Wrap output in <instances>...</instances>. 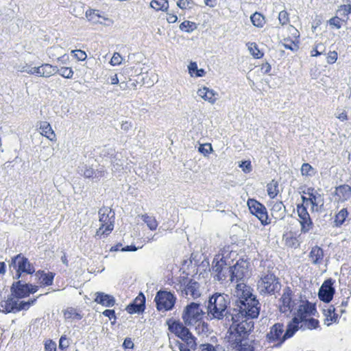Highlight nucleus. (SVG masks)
<instances>
[{"instance_id": "nucleus-31", "label": "nucleus", "mask_w": 351, "mask_h": 351, "mask_svg": "<svg viewBox=\"0 0 351 351\" xmlns=\"http://www.w3.org/2000/svg\"><path fill=\"white\" fill-rule=\"evenodd\" d=\"M36 276H38L40 283L43 285L48 286L53 283V277L52 273H44L43 271H38Z\"/></svg>"}, {"instance_id": "nucleus-15", "label": "nucleus", "mask_w": 351, "mask_h": 351, "mask_svg": "<svg viewBox=\"0 0 351 351\" xmlns=\"http://www.w3.org/2000/svg\"><path fill=\"white\" fill-rule=\"evenodd\" d=\"M11 290L13 295L20 302L29 296L30 293L36 292L38 287L30 284H22L21 281H18L13 283Z\"/></svg>"}, {"instance_id": "nucleus-18", "label": "nucleus", "mask_w": 351, "mask_h": 351, "mask_svg": "<svg viewBox=\"0 0 351 351\" xmlns=\"http://www.w3.org/2000/svg\"><path fill=\"white\" fill-rule=\"evenodd\" d=\"M292 291L289 287L283 289L282 295L280 300V311L283 313H290L293 306L294 302L291 298Z\"/></svg>"}, {"instance_id": "nucleus-14", "label": "nucleus", "mask_w": 351, "mask_h": 351, "mask_svg": "<svg viewBox=\"0 0 351 351\" xmlns=\"http://www.w3.org/2000/svg\"><path fill=\"white\" fill-rule=\"evenodd\" d=\"M176 298L173 293L166 291H159L154 301L159 311H167L172 309L175 305Z\"/></svg>"}, {"instance_id": "nucleus-61", "label": "nucleus", "mask_w": 351, "mask_h": 351, "mask_svg": "<svg viewBox=\"0 0 351 351\" xmlns=\"http://www.w3.org/2000/svg\"><path fill=\"white\" fill-rule=\"evenodd\" d=\"M132 128V123L128 121H122L121 128L125 132L129 131Z\"/></svg>"}, {"instance_id": "nucleus-62", "label": "nucleus", "mask_w": 351, "mask_h": 351, "mask_svg": "<svg viewBox=\"0 0 351 351\" xmlns=\"http://www.w3.org/2000/svg\"><path fill=\"white\" fill-rule=\"evenodd\" d=\"M123 346L125 349H132L134 347V343L130 338H125L123 341Z\"/></svg>"}, {"instance_id": "nucleus-17", "label": "nucleus", "mask_w": 351, "mask_h": 351, "mask_svg": "<svg viewBox=\"0 0 351 351\" xmlns=\"http://www.w3.org/2000/svg\"><path fill=\"white\" fill-rule=\"evenodd\" d=\"M197 95L204 101H206L211 105L215 104L219 99V93L215 90L206 86L199 87L197 90Z\"/></svg>"}, {"instance_id": "nucleus-20", "label": "nucleus", "mask_w": 351, "mask_h": 351, "mask_svg": "<svg viewBox=\"0 0 351 351\" xmlns=\"http://www.w3.org/2000/svg\"><path fill=\"white\" fill-rule=\"evenodd\" d=\"M234 295L238 298L237 304L241 302L243 300H247L250 298H255V295L252 293V289L245 282L237 283Z\"/></svg>"}, {"instance_id": "nucleus-26", "label": "nucleus", "mask_w": 351, "mask_h": 351, "mask_svg": "<svg viewBox=\"0 0 351 351\" xmlns=\"http://www.w3.org/2000/svg\"><path fill=\"white\" fill-rule=\"evenodd\" d=\"M335 195L338 202H343L351 197V187L348 184L337 186L335 189Z\"/></svg>"}, {"instance_id": "nucleus-55", "label": "nucleus", "mask_w": 351, "mask_h": 351, "mask_svg": "<svg viewBox=\"0 0 351 351\" xmlns=\"http://www.w3.org/2000/svg\"><path fill=\"white\" fill-rule=\"evenodd\" d=\"M265 20L263 15L259 12H255L250 16L251 22H262Z\"/></svg>"}, {"instance_id": "nucleus-3", "label": "nucleus", "mask_w": 351, "mask_h": 351, "mask_svg": "<svg viewBox=\"0 0 351 351\" xmlns=\"http://www.w3.org/2000/svg\"><path fill=\"white\" fill-rule=\"evenodd\" d=\"M317 313L315 307L307 301H301L290 324H294L297 328L315 329L319 326L317 319L312 317Z\"/></svg>"}, {"instance_id": "nucleus-30", "label": "nucleus", "mask_w": 351, "mask_h": 351, "mask_svg": "<svg viewBox=\"0 0 351 351\" xmlns=\"http://www.w3.org/2000/svg\"><path fill=\"white\" fill-rule=\"evenodd\" d=\"M189 73L191 77H200L206 75V71L204 69H198L197 64L195 62H191L188 66Z\"/></svg>"}, {"instance_id": "nucleus-9", "label": "nucleus", "mask_w": 351, "mask_h": 351, "mask_svg": "<svg viewBox=\"0 0 351 351\" xmlns=\"http://www.w3.org/2000/svg\"><path fill=\"white\" fill-rule=\"evenodd\" d=\"M204 311L199 304L191 302L183 310L182 319L186 326H195L202 322Z\"/></svg>"}, {"instance_id": "nucleus-2", "label": "nucleus", "mask_w": 351, "mask_h": 351, "mask_svg": "<svg viewBox=\"0 0 351 351\" xmlns=\"http://www.w3.org/2000/svg\"><path fill=\"white\" fill-rule=\"evenodd\" d=\"M305 193L308 195V197L302 196V204L298 205L297 206V213L299 217V222L302 233L308 232L313 226V221L310 217L309 213L307 212L306 207L310 205L311 211L312 213H319L324 204L323 195L313 189H308L307 192Z\"/></svg>"}, {"instance_id": "nucleus-11", "label": "nucleus", "mask_w": 351, "mask_h": 351, "mask_svg": "<svg viewBox=\"0 0 351 351\" xmlns=\"http://www.w3.org/2000/svg\"><path fill=\"white\" fill-rule=\"evenodd\" d=\"M36 299L27 301H18L12 293L6 299L0 301V311L5 313L16 312L21 310H27L32 305Z\"/></svg>"}, {"instance_id": "nucleus-4", "label": "nucleus", "mask_w": 351, "mask_h": 351, "mask_svg": "<svg viewBox=\"0 0 351 351\" xmlns=\"http://www.w3.org/2000/svg\"><path fill=\"white\" fill-rule=\"evenodd\" d=\"M228 304V296L227 295L214 294L209 300L208 315L210 319H221L226 316V318L229 319L230 314L227 316Z\"/></svg>"}, {"instance_id": "nucleus-12", "label": "nucleus", "mask_w": 351, "mask_h": 351, "mask_svg": "<svg viewBox=\"0 0 351 351\" xmlns=\"http://www.w3.org/2000/svg\"><path fill=\"white\" fill-rule=\"evenodd\" d=\"M257 286L261 294H274L280 287L276 276L271 273L263 274L258 282Z\"/></svg>"}, {"instance_id": "nucleus-29", "label": "nucleus", "mask_w": 351, "mask_h": 351, "mask_svg": "<svg viewBox=\"0 0 351 351\" xmlns=\"http://www.w3.org/2000/svg\"><path fill=\"white\" fill-rule=\"evenodd\" d=\"M64 317L66 320L69 321H76L80 320L82 318L81 313L72 307L67 308L63 311Z\"/></svg>"}, {"instance_id": "nucleus-25", "label": "nucleus", "mask_w": 351, "mask_h": 351, "mask_svg": "<svg viewBox=\"0 0 351 351\" xmlns=\"http://www.w3.org/2000/svg\"><path fill=\"white\" fill-rule=\"evenodd\" d=\"M351 12L350 5H341L337 10L335 17L330 19L327 22H336L335 19H338L341 22H346L350 19L348 15Z\"/></svg>"}, {"instance_id": "nucleus-28", "label": "nucleus", "mask_w": 351, "mask_h": 351, "mask_svg": "<svg viewBox=\"0 0 351 351\" xmlns=\"http://www.w3.org/2000/svg\"><path fill=\"white\" fill-rule=\"evenodd\" d=\"M271 206V215L275 219H282L285 217V206L282 202H272Z\"/></svg>"}, {"instance_id": "nucleus-10", "label": "nucleus", "mask_w": 351, "mask_h": 351, "mask_svg": "<svg viewBox=\"0 0 351 351\" xmlns=\"http://www.w3.org/2000/svg\"><path fill=\"white\" fill-rule=\"evenodd\" d=\"M228 276L232 282H244L250 276V263L243 259L237 261L233 267H230Z\"/></svg>"}, {"instance_id": "nucleus-46", "label": "nucleus", "mask_w": 351, "mask_h": 351, "mask_svg": "<svg viewBox=\"0 0 351 351\" xmlns=\"http://www.w3.org/2000/svg\"><path fill=\"white\" fill-rule=\"evenodd\" d=\"M71 53L78 61H84L87 58L86 52L81 49L72 50Z\"/></svg>"}, {"instance_id": "nucleus-40", "label": "nucleus", "mask_w": 351, "mask_h": 351, "mask_svg": "<svg viewBox=\"0 0 351 351\" xmlns=\"http://www.w3.org/2000/svg\"><path fill=\"white\" fill-rule=\"evenodd\" d=\"M300 171L302 176L305 177H312L316 173L315 169L308 163H304Z\"/></svg>"}, {"instance_id": "nucleus-27", "label": "nucleus", "mask_w": 351, "mask_h": 351, "mask_svg": "<svg viewBox=\"0 0 351 351\" xmlns=\"http://www.w3.org/2000/svg\"><path fill=\"white\" fill-rule=\"evenodd\" d=\"M309 258L313 265H320L324 258L323 250L318 246H314L309 253Z\"/></svg>"}, {"instance_id": "nucleus-49", "label": "nucleus", "mask_w": 351, "mask_h": 351, "mask_svg": "<svg viewBox=\"0 0 351 351\" xmlns=\"http://www.w3.org/2000/svg\"><path fill=\"white\" fill-rule=\"evenodd\" d=\"M182 32L190 33L197 28L195 23H180L179 26Z\"/></svg>"}, {"instance_id": "nucleus-44", "label": "nucleus", "mask_w": 351, "mask_h": 351, "mask_svg": "<svg viewBox=\"0 0 351 351\" xmlns=\"http://www.w3.org/2000/svg\"><path fill=\"white\" fill-rule=\"evenodd\" d=\"M145 298L142 293H140L138 296L134 299L133 303L136 306H138L139 308L137 311H144L145 309Z\"/></svg>"}, {"instance_id": "nucleus-41", "label": "nucleus", "mask_w": 351, "mask_h": 351, "mask_svg": "<svg viewBox=\"0 0 351 351\" xmlns=\"http://www.w3.org/2000/svg\"><path fill=\"white\" fill-rule=\"evenodd\" d=\"M86 16L88 21L98 20L99 19H103L104 20L107 19L104 16L101 15V13L98 10H87L86 12Z\"/></svg>"}, {"instance_id": "nucleus-19", "label": "nucleus", "mask_w": 351, "mask_h": 351, "mask_svg": "<svg viewBox=\"0 0 351 351\" xmlns=\"http://www.w3.org/2000/svg\"><path fill=\"white\" fill-rule=\"evenodd\" d=\"M333 282L331 279L324 282L319 291V298L325 302H329L332 299L335 293V289L332 287Z\"/></svg>"}, {"instance_id": "nucleus-51", "label": "nucleus", "mask_w": 351, "mask_h": 351, "mask_svg": "<svg viewBox=\"0 0 351 351\" xmlns=\"http://www.w3.org/2000/svg\"><path fill=\"white\" fill-rule=\"evenodd\" d=\"M286 29L291 35V40L292 39L297 40V38L300 36V33H299L298 30L295 27H293V25H291L290 24H289L286 27Z\"/></svg>"}, {"instance_id": "nucleus-63", "label": "nucleus", "mask_w": 351, "mask_h": 351, "mask_svg": "<svg viewBox=\"0 0 351 351\" xmlns=\"http://www.w3.org/2000/svg\"><path fill=\"white\" fill-rule=\"evenodd\" d=\"M103 315L106 317H109L110 319H116L115 313L114 310L107 309L103 312Z\"/></svg>"}, {"instance_id": "nucleus-59", "label": "nucleus", "mask_w": 351, "mask_h": 351, "mask_svg": "<svg viewBox=\"0 0 351 351\" xmlns=\"http://www.w3.org/2000/svg\"><path fill=\"white\" fill-rule=\"evenodd\" d=\"M178 345L180 351H193L196 349L190 348L186 343L178 342Z\"/></svg>"}, {"instance_id": "nucleus-42", "label": "nucleus", "mask_w": 351, "mask_h": 351, "mask_svg": "<svg viewBox=\"0 0 351 351\" xmlns=\"http://www.w3.org/2000/svg\"><path fill=\"white\" fill-rule=\"evenodd\" d=\"M335 311V308H333L332 309L330 308L327 311V313L326 314V318L325 320V323L328 326L330 325L332 322H336L337 320V314Z\"/></svg>"}, {"instance_id": "nucleus-43", "label": "nucleus", "mask_w": 351, "mask_h": 351, "mask_svg": "<svg viewBox=\"0 0 351 351\" xmlns=\"http://www.w3.org/2000/svg\"><path fill=\"white\" fill-rule=\"evenodd\" d=\"M326 51V47L321 43L315 45L314 48L311 51V56H318L324 53Z\"/></svg>"}, {"instance_id": "nucleus-32", "label": "nucleus", "mask_w": 351, "mask_h": 351, "mask_svg": "<svg viewBox=\"0 0 351 351\" xmlns=\"http://www.w3.org/2000/svg\"><path fill=\"white\" fill-rule=\"evenodd\" d=\"M246 46L249 52L254 58L259 59L263 56V53L260 51L256 43H247Z\"/></svg>"}, {"instance_id": "nucleus-7", "label": "nucleus", "mask_w": 351, "mask_h": 351, "mask_svg": "<svg viewBox=\"0 0 351 351\" xmlns=\"http://www.w3.org/2000/svg\"><path fill=\"white\" fill-rule=\"evenodd\" d=\"M114 213L108 207H103L99 210L100 226L97 230L95 237L101 239L108 235L114 228Z\"/></svg>"}, {"instance_id": "nucleus-34", "label": "nucleus", "mask_w": 351, "mask_h": 351, "mask_svg": "<svg viewBox=\"0 0 351 351\" xmlns=\"http://www.w3.org/2000/svg\"><path fill=\"white\" fill-rule=\"evenodd\" d=\"M141 219L151 230H156L158 223L154 217L148 215H143Z\"/></svg>"}, {"instance_id": "nucleus-21", "label": "nucleus", "mask_w": 351, "mask_h": 351, "mask_svg": "<svg viewBox=\"0 0 351 351\" xmlns=\"http://www.w3.org/2000/svg\"><path fill=\"white\" fill-rule=\"evenodd\" d=\"M180 289H182V292L183 293L186 295H191L194 299L197 298L201 295L199 285L193 280H189L186 285L185 282H184L183 285L182 284L180 285Z\"/></svg>"}, {"instance_id": "nucleus-23", "label": "nucleus", "mask_w": 351, "mask_h": 351, "mask_svg": "<svg viewBox=\"0 0 351 351\" xmlns=\"http://www.w3.org/2000/svg\"><path fill=\"white\" fill-rule=\"evenodd\" d=\"M38 125L41 135L45 136L51 141H56V135L49 122L40 121Z\"/></svg>"}, {"instance_id": "nucleus-57", "label": "nucleus", "mask_w": 351, "mask_h": 351, "mask_svg": "<svg viewBox=\"0 0 351 351\" xmlns=\"http://www.w3.org/2000/svg\"><path fill=\"white\" fill-rule=\"evenodd\" d=\"M335 117L341 121H345L348 120L347 112H346V110H338L335 113Z\"/></svg>"}, {"instance_id": "nucleus-1", "label": "nucleus", "mask_w": 351, "mask_h": 351, "mask_svg": "<svg viewBox=\"0 0 351 351\" xmlns=\"http://www.w3.org/2000/svg\"><path fill=\"white\" fill-rule=\"evenodd\" d=\"M260 312L259 302L255 298H250L247 300H241L237 304L230 314L232 324L226 338L229 342L241 341L254 326L253 322L249 319L258 317Z\"/></svg>"}, {"instance_id": "nucleus-33", "label": "nucleus", "mask_w": 351, "mask_h": 351, "mask_svg": "<svg viewBox=\"0 0 351 351\" xmlns=\"http://www.w3.org/2000/svg\"><path fill=\"white\" fill-rule=\"evenodd\" d=\"M15 69L17 71L21 73H26L30 75L35 74V66H32L30 64H28L26 62L20 63L15 66Z\"/></svg>"}, {"instance_id": "nucleus-36", "label": "nucleus", "mask_w": 351, "mask_h": 351, "mask_svg": "<svg viewBox=\"0 0 351 351\" xmlns=\"http://www.w3.org/2000/svg\"><path fill=\"white\" fill-rule=\"evenodd\" d=\"M348 212L346 208H342L335 217V224L336 226H341L346 218L348 217Z\"/></svg>"}, {"instance_id": "nucleus-53", "label": "nucleus", "mask_w": 351, "mask_h": 351, "mask_svg": "<svg viewBox=\"0 0 351 351\" xmlns=\"http://www.w3.org/2000/svg\"><path fill=\"white\" fill-rule=\"evenodd\" d=\"M139 307L138 306H136L135 304H134L133 302L130 304L127 307H126V311H128V313L130 314H133V313H140L141 312H143V311H137V309H138Z\"/></svg>"}, {"instance_id": "nucleus-54", "label": "nucleus", "mask_w": 351, "mask_h": 351, "mask_svg": "<svg viewBox=\"0 0 351 351\" xmlns=\"http://www.w3.org/2000/svg\"><path fill=\"white\" fill-rule=\"evenodd\" d=\"M337 53L335 51H330L327 56V62L328 64H333L335 63L337 60Z\"/></svg>"}, {"instance_id": "nucleus-8", "label": "nucleus", "mask_w": 351, "mask_h": 351, "mask_svg": "<svg viewBox=\"0 0 351 351\" xmlns=\"http://www.w3.org/2000/svg\"><path fill=\"white\" fill-rule=\"evenodd\" d=\"M170 332L181 339L184 343H186L191 348H197V343L195 337L189 330L178 321L168 320L167 322Z\"/></svg>"}, {"instance_id": "nucleus-64", "label": "nucleus", "mask_w": 351, "mask_h": 351, "mask_svg": "<svg viewBox=\"0 0 351 351\" xmlns=\"http://www.w3.org/2000/svg\"><path fill=\"white\" fill-rule=\"evenodd\" d=\"M200 351H216V350L212 345L204 344L200 346Z\"/></svg>"}, {"instance_id": "nucleus-5", "label": "nucleus", "mask_w": 351, "mask_h": 351, "mask_svg": "<svg viewBox=\"0 0 351 351\" xmlns=\"http://www.w3.org/2000/svg\"><path fill=\"white\" fill-rule=\"evenodd\" d=\"M232 252L229 249H223L217 254L213 261V271L215 274V278L219 281L226 279L230 267L229 256Z\"/></svg>"}, {"instance_id": "nucleus-16", "label": "nucleus", "mask_w": 351, "mask_h": 351, "mask_svg": "<svg viewBox=\"0 0 351 351\" xmlns=\"http://www.w3.org/2000/svg\"><path fill=\"white\" fill-rule=\"evenodd\" d=\"M247 204L251 213L254 215L262 224L266 225L269 223L267 221L268 215L266 208L263 204L253 199H249Z\"/></svg>"}, {"instance_id": "nucleus-50", "label": "nucleus", "mask_w": 351, "mask_h": 351, "mask_svg": "<svg viewBox=\"0 0 351 351\" xmlns=\"http://www.w3.org/2000/svg\"><path fill=\"white\" fill-rule=\"evenodd\" d=\"M198 150L200 153H202L204 156H207L208 154H210L213 152V147H212L211 144L205 143V144L200 145Z\"/></svg>"}, {"instance_id": "nucleus-13", "label": "nucleus", "mask_w": 351, "mask_h": 351, "mask_svg": "<svg viewBox=\"0 0 351 351\" xmlns=\"http://www.w3.org/2000/svg\"><path fill=\"white\" fill-rule=\"evenodd\" d=\"M10 267L16 271V279L20 278L21 273L32 274L35 271L34 265L21 254L12 258Z\"/></svg>"}, {"instance_id": "nucleus-39", "label": "nucleus", "mask_w": 351, "mask_h": 351, "mask_svg": "<svg viewBox=\"0 0 351 351\" xmlns=\"http://www.w3.org/2000/svg\"><path fill=\"white\" fill-rule=\"evenodd\" d=\"M267 191L268 195L274 199L278 193V184L277 182L272 180L267 186Z\"/></svg>"}, {"instance_id": "nucleus-45", "label": "nucleus", "mask_w": 351, "mask_h": 351, "mask_svg": "<svg viewBox=\"0 0 351 351\" xmlns=\"http://www.w3.org/2000/svg\"><path fill=\"white\" fill-rule=\"evenodd\" d=\"M296 40H286L285 39V43L282 44L285 49H289L292 51H295L298 49L299 47L298 43L295 41Z\"/></svg>"}, {"instance_id": "nucleus-38", "label": "nucleus", "mask_w": 351, "mask_h": 351, "mask_svg": "<svg viewBox=\"0 0 351 351\" xmlns=\"http://www.w3.org/2000/svg\"><path fill=\"white\" fill-rule=\"evenodd\" d=\"M150 6L156 10H165L169 7V3L166 0H152Z\"/></svg>"}, {"instance_id": "nucleus-22", "label": "nucleus", "mask_w": 351, "mask_h": 351, "mask_svg": "<svg viewBox=\"0 0 351 351\" xmlns=\"http://www.w3.org/2000/svg\"><path fill=\"white\" fill-rule=\"evenodd\" d=\"M57 66L50 64H43L35 66V75L42 77H49L56 73Z\"/></svg>"}, {"instance_id": "nucleus-24", "label": "nucleus", "mask_w": 351, "mask_h": 351, "mask_svg": "<svg viewBox=\"0 0 351 351\" xmlns=\"http://www.w3.org/2000/svg\"><path fill=\"white\" fill-rule=\"evenodd\" d=\"M95 302L106 307H112L115 304V299L112 295L104 292L95 293Z\"/></svg>"}, {"instance_id": "nucleus-56", "label": "nucleus", "mask_w": 351, "mask_h": 351, "mask_svg": "<svg viewBox=\"0 0 351 351\" xmlns=\"http://www.w3.org/2000/svg\"><path fill=\"white\" fill-rule=\"evenodd\" d=\"M286 244L291 247H298V241L295 237H287L285 239Z\"/></svg>"}, {"instance_id": "nucleus-37", "label": "nucleus", "mask_w": 351, "mask_h": 351, "mask_svg": "<svg viewBox=\"0 0 351 351\" xmlns=\"http://www.w3.org/2000/svg\"><path fill=\"white\" fill-rule=\"evenodd\" d=\"M56 73H58L64 78L71 79L73 77L74 71L71 67L62 66L60 68L57 67Z\"/></svg>"}, {"instance_id": "nucleus-35", "label": "nucleus", "mask_w": 351, "mask_h": 351, "mask_svg": "<svg viewBox=\"0 0 351 351\" xmlns=\"http://www.w3.org/2000/svg\"><path fill=\"white\" fill-rule=\"evenodd\" d=\"M246 335L238 342H230L232 345H234L237 350L239 351H254L253 346L249 343L245 341L242 342Z\"/></svg>"}, {"instance_id": "nucleus-47", "label": "nucleus", "mask_w": 351, "mask_h": 351, "mask_svg": "<svg viewBox=\"0 0 351 351\" xmlns=\"http://www.w3.org/2000/svg\"><path fill=\"white\" fill-rule=\"evenodd\" d=\"M123 60V58L117 52L113 53L112 57L110 61L112 66H119Z\"/></svg>"}, {"instance_id": "nucleus-6", "label": "nucleus", "mask_w": 351, "mask_h": 351, "mask_svg": "<svg viewBox=\"0 0 351 351\" xmlns=\"http://www.w3.org/2000/svg\"><path fill=\"white\" fill-rule=\"evenodd\" d=\"M297 331L294 324H289L285 332H284V326L280 324H274L267 335L268 342L273 343L274 346L281 345L286 339L291 337Z\"/></svg>"}, {"instance_id": "nucleus-58", "label": "nucleus", "mask_w": 351, "mask_h": 351, "mask_svg": "<svg viewBox=\"0 0 351 351\" xmlns=\"http://www.w3.org/2000/svg\"><path fill=\"white\" fill-rule=\"evenodd\" d=\"M45 349L46 351H56V344L51 340L47 341L45 344Z\"/></svg>"}, {"instance_id": "nucleus-48", "label": "nucleus", "mask_w": 351, "mask_h": 351, "mask_svg": "<svg viewBox=\"0 0 351 351\" xmlns=\"http://www.w3.org/2000/svg\"><path fill=\"white\" fill-rule=\"evenodd\" d=\"M194 5V3L192 0H179L177 2V5L182 9H190Z\"/></svg>"}, {"instance_id": "nucleus-60", "label": "nucleus", "mask_w": 351, "mask_h": 351, "mask_svg": "<svg viewBox=\"0 0 351 351\" xmlns=\"http://www.w3.org/2000/svg\"><path fill=\"white\" fill-rule=\"evenodd\" d=\"M278 19L280 22H287L289 21V14L287 11H281L278 14Z\"/></svg>"}, {"instance_id": "nucleus-52", "label": "nucleus", "mask_w": 351, "mask_h": 351, "mask_svg": "<svg viewBox=\"0 0 351 351\" xmlns=\"http://www.w3.org/2000/svg\"><path fill=\"white\" fill-rule=\"evenodd\" d=\"M244 173H250L252 171V165L250 161L245 160L243 161L240 165Z\"/></svg>"}]
</instances>
